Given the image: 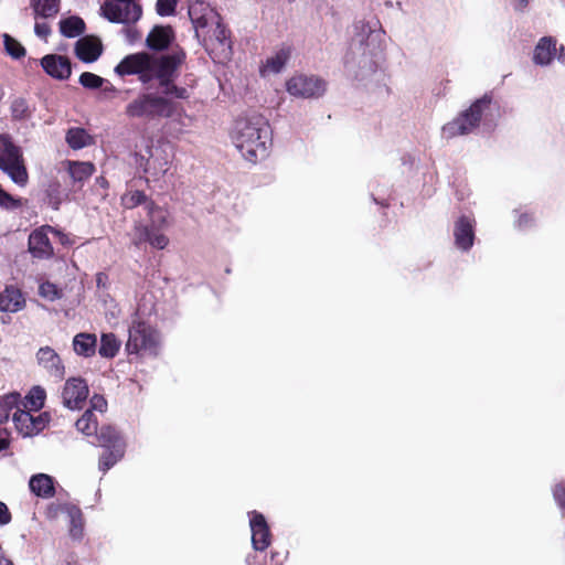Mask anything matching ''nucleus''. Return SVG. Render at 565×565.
<instances>
[{
  "instance_id": "f257e3e1",
  "label": "nucleus",
  "mask_w": 565,
  "mask_h": 565,
  "mask_svg": "<svg viewBox=\"0 0 565 565\" xmlns=\"http://www.w3.org/2000/svg\"><path fill=\"white\" fill-rule=\"evenodd\" d=\"M184 60L185 53L181 50L159 56L139 52L124 57L114 70L118 76L137 75L143 85L157 82L161 92V95L139 94L126 105V116L131 119L151 121L173 114L172 98L188 99L190 97L188 88L174 83L178 70Z\"/></svg>"
},
{
  "instance_id": "f03ea898",
  "label": "nucleus",
  "mask_w": 565,
  "mask_h": 565,
  "mask_svg": "<svg viewBox=\"0 0 565 565\" xmlns=\"http://www.w3.org/2000/svg\"><path fill=\"white\" fill-rule=\"evenodd\" d=\"M382 36L383 31L376 19L360 20L353 24V35L344 58L349 74L362 79L376 71L382 53Z\"/></svg>"
},
{
  "instance_id": "7ed1b4c3",
  "label": "nucleus",
  "mask_w": 565,
  "mask_h": 565,
  "mask_svg": "<svg viewBox=\"0 0 565 565\" xmlns=\"http://www.w3.org/2000/svg\"><path fill=\"white\" fill-rule=\"evenodd\" d=\"M232 139L244 159L256 163L269 156L273 131L264 116L250 114L235 121Z\"/></svg>"
},
{
  "instance_id": "20e7f679",
  "label": "nucleus",
  "mask_w": 565,
  "mask_h": 565,
  "mask_svg": "<svg viewBox=\"0 0 565 565\" xmlns=\"http://www.w3.org/2000/svg\"><path fill=\"white\" fill-rule=\"evenodd\" d=\"M491 104L492 97L488 94L476 99L467 109L441 127V137L449 140L475 132L482 122L488 120Z\"/></svg>"
},
{
  "instance_id": "39448f33",
  "label": "nucleus",
  "mask_w": 565,
  "mask_h": 565,
  "mask_svg": "<svg viewBox=\"0 0 565 565\" xmlns=\"http://www.w3.org/2000/svg\"><path fill=\"white\" fill-rule=\"evenodd\" d=\"M146 211L149 224L135 226L132 243L137 247L142 243H149L154 248L163 249L168 245L169 238L161 231L168 226L169 213L153 202L147 203Z\"/></svg>"
},
{
  "instance_id": "423d86ee",
  "label": "nucleus",
  "mask_w": 565,
  "mask_h": 565,
  "mask_svg": "<svg viewBox=\"0 0 565 565\" xmlns=\"http://www.w3.org/2000/svg\"><path fill=\"white\" fill-rule=\"evenodd\" d=\"M160 350V337L149 323L139 320V309L129 327L126 351L128 354L157 356Z\"/></svg>"
},
{
  "instance_id": "0eeeda50",
  "label": "nucleus",
  "mask_w": 565,
  "mask_h": 565,
  "mask_svg": "<svg viewBox=\"0 0 565 565\" xmlns=\"http://www.w3.org/2000/svg\"><path fill=\"white\" fill-rule=\"evenodd\" d=\"M0 169L20 186L28 183V171L21 148L13 143L9 135H0Z\"/></svg>"
},
{
  "instance_id": "6e6552de",
  "label": "nucleus",
  "mask_w": 565,
  "mask_h": 565,
  "mask_svg": "<svg viewBox=\"0 0 565 565\" xmlns=\"http://www.w3.org/2000/svg\"><path fill=\"white\" fill-rule=\"evenodd\" d=\"M205 30L206 32L203 31L199 40L210 57L217 63L228 61L232 56V41L230 31L222 22V18Z\"/></svg>"
},
{
  "instance_id": "1a4fd4ad",
  "label": "nucleus",
  "mask_w": 565,
  "mask_h": 565,
  "mask_svg": "<svg viewBox=\"0 0 565 565\" xmlns=\"http://www.w3.org/2000/svg\"><path fill=\"white\" fill-rule=\"evenodd\" d=\"M100 12L109 22L129 26L141 19L142 7L136 0H106Z\"/></svg>"
},
{
  "instance_id": "9d476101",
  "label": "nucleus",
  "mask_w": 565,
  "mask_h": 565,
  "mask_svg": "<svg viewBox=\"0 0 565 565\" xmlns=\"http://www.w3.org/2000/svg\"><path fill=\"white\" fill-rule=\"evenodd\" d=\"M171 154L162 146L148 145L143 152L136 153V164L154 180L166 175Z\"/></svg>"
},
{
  "instance_id": "9b49d317",
  "label": "nucleus",
  "mask_w": 565,
  "mask_h": 565,
  "mask_svg": "<svg viewBox=\"0 0 565 565\" xmlns=\"http://www.w3.org/2000/svg\"><path fill=\"white\" fill-rule=\"evenodd\" d=\"M327 88L328 83L313 74H296L286 82V92L301 99H318L326 94Z\"/></svg>"
},
{
  "instance_id": "f8f14e48",
  "label": "nucleus",
  "mask_w": 565,
  "mask_h": 565,
  "mask_svg": "<svg viewBox=\"0 0 565 565\" xmlns=\"http://www.w3.org/2000/svg\"><path fill=\"white\" fill-rule=\"evenodd\" d=\"M35 362L40 370L54 382H61L64 379L65 364L52 347H41L35 353Z\"/></svg>"
},
{
  "instance_id": "ddd939ff",
  "label": "nucleus",
  "mask_w": 565,
  "mask_h": 565,
  "mask_svg": "<svg viewBox=\"0 0 565 565\" xmlns=\"http://www.w3.org/2000/svg\"><path fill=\"white\" fill-rule=\"evenodd\" d=\"M476 218L472 215H460L452 226L455 247L461 253H468L476 241Z\"/></svg>"
},
{
  "instance_id": "4468645a",
  "label": "nucleus",
  "mask_w": 565,
  "mask_h": 565,
  "mask_svg": "<svg viewBox=\"0 0 565 565\" xmlns=\"http://www.w3.org/2000/svg\"><path fill=\"white\" fill-rule=\"evenodd\" d=\"M189 17L195 29V35L198 39L201 38L202 32L205 29L210 25H214V23H216L221 18L217 11L202 0H196L190 4Z\"/></svg>"
},
{
  "instance_id": "2eb2a0df",
  "label": "nucleus",
  "mask_w": 565,
  "mask_h": 565,
  "mask_svg": "<svg viewBox=\"0 0 565 565\" xmlns=\"http://www.w3.org/2000/svg\"><path fill=\"white\" fill-rule=\"evenodd\" d=\"M53 226L43 225L31 232L29 235V252L34 258L49 259L54 255V249L50 239Z\"/></svg>"
},
{
  "instance_id": "dca6fc26",
  "label": "nucleus",
  "mask_w": 565,
  "mask_h": 565,
  "mask_svg": "<svg viewBox=\"0 0 565 565\" xmlns=\"http://www.w3.org/2000/svg\"><path fill=\"white\" fill-rule=\"evenodd\" d=\"M88 396V386L86 382L79 377H72L65 382L62 399L68 409H81L86 403Z\"/></svg>"
},
{
  "instance_id": "f3484780",
  "label": "nucleus",
  "mask_w": 565,
  "mask_h": 565,
  "mask_svg": "<svg viewBox=\"0 0 565 565\" xmlns=\"http://www.w3.org/2000/svg\"><path fill=\"white\" fill-rule=\"evenodd\" d=\"M252 532V545L255 551L263 552L271 543V533L265 516L258 511L248 512Z\"/></svg>"
},
{
  "instance_id": "a211bd4d",
  "label": "nucleus",
  "mask_w": 565,
  "mask_h": 565,
  "mask_svg": "<svg viewBox=\"0 0 565 565\" xmlns=\"http://www.w3.org/2000/svg\"><path fill=\"white\" fill-rule=\"evenodd\" d=\"M103 53L102 41L93 35H86L78 39L75 43V55L84 63H93L99 58Z\"/></svg>"
},
{
  "instance_id": "6ab92c4d",
  "label": "nucleus",
  "mask_w": 565,
  "mask_h": 565,
  "mask_svg": "<svg viewBox=\"0 0 565 565\" xmlns=\"http://www.w3.org/2000/svg\"><path fill=\"white\" fill-rule=\"evenodd\" d=\"M41 65L50 76L60 81L67 79L72 73L71 62L68 57L63 55H45L41 60Z\"/></svg>"
},
{
  "instance_id": "aec40b11",
  "label": "nucleus",
  "mask_w": 565,
  "mask_h": 565,
  "mask_svg": "<svg viewBox=\"0 0 565 565\" xmlns=\"http://www.w3.org/2000/svg\"><path fill=\"white\" fill-rule=\"evenodd\" d=\"M557 52V41L554 38H541L534 47L533 62L539 66H548L556 57Z\"/></svg>"
},
{
  "instance_id": "412c9836",
  "label": "nucleus",
  "mask_w": 565,
  "mask_h": 565,
  "mask_svg": "<svg viewBox=\"0 0 565 565\" xmlns=\"http://www.w3.org/2000/svg\"><path fill=\"white\" fill-rule=\"evenodd\" d=\"M174 39L173 29L170 25H156L148 34L146 44L150 50L163 51L168 49Z\"/></svg>"
},
{
  "instance_id": "4be33fe9",
  "label": "nucleus",
  "mask_w": 565,
  "mask_h": 565,
  "mask_svg": "<svg viewBox=\"0 0 565 565\" xmlns=\"http://www.w3.org/2000/svg\"><path fill=\"white\" fill-rule=\"evenodd\" d=\"M291 56V47L290 46H281L279 50L275 52L274 55L269 56L266 62L260 67V74L265 76L266 74H279Z\"/></svg>"
},
{
  "instance_id": "5701e85b",
  "label": "nucleus",
  "mask_w": 565,
  "mask_h": 565,
  "mask_svg": "<svg viewBox=\"0 0 565 565\" xmlns=\"http://www.w3.org/2000/svg\"><path fill=\"white\" fill-rule=\"evenodd\" d=\"M172 105L174 106L173 114L164 115L163 118L169 119L168 125L175 135L184 134L192 125V117L185 113L180 103L172 100Z\"/></svg>"
},
{
  "instance_id": "b1692460",
  "label": "nucleus",
  "mask_w": 565,
  "mask_h": 565,
  "mask_svg": "<svg viewBox=\"0 0 565 565\" xmlns=\"http://www.w3.org/2000/svg\"><path fill=\"white\" fill-rule=\"evenodd\" d=\"M29 488L32 493L43 499H50L55 494L54 479L45 473H38L30 478Z\"/></svg>"
},
{
  "instance_id": "393cba45",
  "label": "nucleus",
  "mask_w": 565,
  "mask_h": 565,
  "mask_svg": "<svg viewBox=\"0 0 565 565\" xmlns=\"http://www.w3.org/2000/svg\"><path fill=\"white\" fill-rule=\"evenodd\" d=\"M95 436L98 446L103 448H117V445L126 447V441L121 434L110 425L102 426Z\"/></svg>"
},
{
  "instance_id": "a878e982",
  "label": "nucleus",
  "mask_w": 565,
  "mask_h": 565,
  "mask_svg": "<svg viewBox=\"0 0 565 565\" xmlns=\"http://www.w3.org/2000/svg\"><path fill=\"white\" fill-rule=\"evenodd\" d=\"M72 345L77 355L90 358L96 352L97 339L93 333H78L74 337Z\"/></svg>"
},
{
  "instance_id": "bb28decb",
  "label": "nucleus",
  "mask_w": 565,
  "mask_h": 565,
  "mask_svg": "<svg viewBox=\"0 0 565 565\" xmlns=\"http://www.w3.org/2000/svg\"><path fill=\"white\" fill-rule=\"evenodd\" d=\"M61 511L66 513L70 519V535L73 539H81L84 529L82 510L74 504H63Z\"/></svg>"
},
{
  "instance_id": "cd10ccee",
  "label": "nucleus",
  "mask_w": 565,
  "mask_h": 565,
  "mask_svg": "<svg viewBox=\"0 0 565 565\" xmlns=\"http://www.w3.org/2000/svg\"><path fill=\"white\" fill-rule=\"evenodd\" d=\"M24 305V298L22 294L14 288H6L0 294V311L4 312H17Z\"/></svg>"
},
{
  "instance_id": "c85d7f7f",
  "label": "nucleus",
  "mask_w": 565,
  "mask_h": 565,
  "mask_svg": "<svg viewBox=\"0 0 565 565\" xmlns=\"http://www.w3.org/2000/svg\"><path fill=\"white\" fill-rule=\"evenodd\" d=\"M13 423L17 429L25 437L36 435V428L32 424V415L19 407V405L14 408L12 414Z\"/></svg>"
},
{
  "instance_id": "c756f323",
  "label": "nucleus",
  "mask_w": 565,
  "mask_h": 565,
  "mask_svg": "<svg viewBox=\"0 0 565 565\" xmlns=\"http://www.w3.org/2000/svg\"><path fill=\"white\" fill-rule=\"evenodd\" d=\"M58 25L61 34L68 39L79 36L85 31V22L82 18L77 15H72L66 19H62Z\"/></svg>"
},
{
  "instance_id": "7c9ffc66",
  "label": "nucleus",
  "mask_w": 565,
  "mask_h": 565,
  "mask_svg": "<svg viewBox=\"0 0 565 565\" xmlns=\"http://www.w3.org/2000/svg\"><path fill=\"white\" fill-rule=\"evenodd\" d=\"M126 447L117 448H104L102 456L99 457L98 468L103 473H106L113 468L125 455Z\"/></svg>"
},
{
  "instance_id": "2f4dec72",
  "label": "nucleus",
  "mask_w": 565,
  "mask_h": 565,
  "mask_svg": "<svg viewBox=\"0 0 565 565\" xmlns=\"http://www.w3.org/2000/svg\"><path fill=\"white\" fill-rule=\"evenodd\" d=\"M121 347V341L114 333H103L98 353L106 359H113L117 355Z\"/></svg>"
},
{
  "instance_id": "473e14b6",
  "label": "nucleus",
  "mask_w": 565,
  "mask_h": 565,
  "mask_svg": "<svg viewBox=\"0 0 565 565\" xmlns=\"http://www.w3.org/2000/svg\"><path fill=\"white\" fill-rule=\"evenodd\" d=\"M90 135L83 128H71L66 132V142L72 149H82L92 143Z\"/></svg>"
},
{
  "instance_id": "72a5a7b5",
  "label": "nucleus",
  "mask_w": 565,
  "mask_h": 565,
  "mask_svg": "<svg viewBox=\"0 0 565 565\" xmlns=\"http://www.w3.org/2000/svg\"><path fill=\"white\" fill-rule=\"evenodd\" d=\"M36 17L52 18L60 10V0H31Z\"/></svg>"
},
{
  "instance_id": "f704fd0d",
  "label": "nucleus",
  "mask_w": 565,
  "mask_h": 565,
  "mask_svg": "<svg viewBox=\"0 0 565 565\" xmlns=\"http://www.w3.org/2000/svg\"><path fill=\"white\" fill-rule=\"evenodd\" d=\"M95 167L90 162L73 161L68 163V173L75 182L87 180L94 172Z\"/></svg>"
},
{
  "instance_id": "c9c22d12",
  "label": "nucleus",
  "mask_w": 565,
  "mask_h": 565,
  "mask_svg": "<svg viewBox=\"0 0 565 565\" xmlns=\"http://www.w3.org/2000/svg\"><path fill=\"white\" fill-rule=\"evenodd\" d=\"M78 431L86 436H93L97 434L98 423L97 418L92 409H86L85 413L75 423Z\"/></svg>"
},
{
  "instance_id": "e433bc0d",
  "label": "nucleus",
  "mask_w": 565,
  "mask_h": 565,
  "mask_svg": "<svg viewBox=\"0 0 565 565\" xmlns=\"http://www.w3.org/2000/svg\"><path fill=\"white\" fill-rule=\"evenodd\" d=\"M21 395L19 393H10L0 398V424L8 420L11 412L20 405Z\"/></svg>"
},
{
  "instance_id": "4c0bfd02",
  "label": "nucleus",
  "mask_w": 565,
  "mask_h": 565,
  "mask_svg": "<svg viewBox=\"0 0 565 565\" xmlns=\"http://www.w3.org/2000/svg\"><path fill=\"white\" fill-rule=\"evenodd\" d=\"M45 397L46 393L43 387L33 386L25 396L23 405L24 407H30V409L38 412L43 407Z\"/></svg>"
},
{
  "instance_id": "58836bf2",
  "label": "nucleus",
  "mask_w": 565,
  "mask_h": 565,
  "mask_svg": "<svg viewBox=\"0 0 565 565\" xmlns=\"http://www.w3.org/2000/svg\"><path fill=\"white\" fill-rule=\"evenodd\" d=\"M13 120H26L31 118L33 109L24 98H15L10 106Z\"/></svg>"
},
{
  "instance_id": "ea45409f",
  "label": "nucleus",
  "mask_w": 565,
  "mask_h": 565,
  "mask_svg": "<svg viewBox=\"0 0 565 565\" xmlns=\"http://www.w3.org/2000/svg\"><path fill=\"white\" fill-rule=\"evenodd\" d=\"M121 200L126 209H134L141 204L146 206L148 202H151L142 191L138 190L126 193Z\"/></svg>"
},
{
  "instance_id": "a19ab883",
  "label": "nucleus",
  "mask_w": 565,
  "mask_h": 565,
  "mask_svg": "<svg viewBox=\"0 0 565 565\" xmlns=\"http://www.w3.org/2000/svg\"><path fill=\"white\" fill-rule=\"evenodd\" d=\"M3 44L6 52L13 58H20L25 55V49L12 36L4 34Z\"/></svg>"
},
{
  "instance_id": "79ce46f5",
  "label": "nucleus",
  "mask_w": 565,
  "mask_h": 565,
  "mask_svg": "<svg viewBox=\"0 0 565 565\" xmlns=\"http://www.w3.org/2000/svg\"><path fill=\"white\" fill-rule=\"evenodd\" d=\"M105 79L94 73L84 72L79 76V84L88 89H97L103 86Z\"/></svg>"
},
{
  "instance_id": "37998d69",
  "label": "nucleus",
  "mask_w": 565,
  "mask_h": 565,
  "mask_svg": "<svg viewBox=\"0 0 565 565\" xmlns=\"http://www.w3.org/2000/svg\"><path fill=\"white\" fill-rule=\"evenodd\" d=\"M515 221L514 226L519 230H527L534 225V216L527 211L521 209L514 210Z\"/></svg>"
},
{
  "instance_id": "c03bdc74",
  "label": "nucleus",
  "mask_w": 565,
  "mask_h": 565,
  "mask_svg": "<svg viewBox=\"0 0 565 565\" xmlns=\"http://www.w3.org/2000/svg\"><path fill=\"white\" fill-rule=\"evenodd\" d=\"M178 0H157L156 12L160 17H171L175 13Z\"/></svg>"
},
{
  "instance_id": "a18cd8bd",
  "label": "nucleus",
  "mask_w": 565,
  "mask_h": 565,
  "mask_svg": "<svg viewBox=\"0 0 565 565\" xmlns=\"http://www.w3.org/2000/svg\"><path fill=\"white\" fill-rule=\"evenodd\" d=\"M22 205L20 199L13 198L11 194L0 188V207L6 210H17Z\"/></svg>"
},
{
  "instance_id": "49530a36",
  "label": "nucleus",
  "mask_w": 565,
  "mask_h": 565,
  "mask_svg": "<svg viewBox=\"0 0 565 565\" xmlns=\"http://www.w3.org/2000/svg\"><path fill=\"white\" fill-rule=\"evenodd\" d=\"M553 499L563 514H565V483H556L553 488Z\"/></svg>"
},
{
  "instance_id": "de8ad7c7",
  "label": "nucleus",
  "mask_w": 565,
  "mask_h": 565,
  "mask_svg": "<svg viewBox=\"0 0 565 565\" xmlns=\"http://www.w3.org/2000/svg\"><path fill=\"white\" fill-rule=\"evenodd\" d=\"M40 295L49 300H55L60 297L58 290L54 284L43 282L39 288Z\"/></svg>"
},
{
  "instance_id": "09e8293b",
  "label": "nucleus",
  "mask_w": 565,
  "mask_h": 565,
  "mask_svg": "<svg viewBox=\"0 0 565 565\" xmlns=\"http://www.w3.org/2000/svg\"><path fill=\"white\" fill-rule=\"evenodd\" d=\"M106 408H107V402L104 398V396L95 394L90 398V408L89 409H92L93 412L98 411L100 413H104L106 411Z\"/></svg>"
},
{
  "instance_id": "8fccbe9b",
  "label": "nucleus",
  "mask_w": 565,
  "mask_h": 565,
  "mask_svg": "<svg viewBox=\"0 0 565 565\" xmlns=\"http://www.w3.org/2000/svg\"><path fill=\"white\" fill-rule=\"evenodd\" d=\"M34 33L43 39V40H46V38L50 35L51 33V28L47 23L45 22H36L35 25H34Z\"/></svg>"
},
{
  "instance_id": "3c124183",
  "label": "nucleus",
  "mask_w": 565,
  "mask_h": 565,
  "mask_svg": "<svg viewBox=\"0 0 565 565\" xmlns=\"http://www.w3.org/2000/svg\"><path fill=\"white\" fill-rule=\"evenodd\" d=\"M11 521V513L6 503L0 501V525H7Z\"/></svg>"
},
{
  "instance_id": "603ef678",
  "label": "nucleus",
  "mask_w": 565,
  "mask_h": 565,
  "mask_svg": "<svg viewBox=\"0 0 565 565\" xmlns=\"http://www.w3.org/2000/svg\"><path fill=\"white\" fill-rule=\"evenodd\" d=\"M51 235L56 237L58 242L64 246H70L73 244V241L68 237V235L61 232L60 230L53 227V231H51Z\"/></svg>"
},
{
  "instance_id": "864d4df0",
  "label": "nucleus",
  "mask_w": 565,
  "mask_h": 565,
  "mask_svg": "<svg viewBox=\"0 0 565 565\" xmlns=\"http://www.w3.org/2000/svg\"><path fill=\"white\" fill-rule=\"evenodd\" d=\"M32 424L34 425V428H36V434H39L45 427V423L41 416L34 417L32 415Z\"/></svg>"
},
{
  "instance_id": "5fc2aeb1",
  "label": "nucleus",
  "mask_w": 565,
  "mask_h": 565,
  "mask_svg": "<svg viewBox=\"0 0 565 565\" xmlns=\"http://www.w3.org/2000/svg\"><path fill=\"white\" fill-rule=\"evenodd\" d=\"M245 565H263V563L256 554H248L245 558Z\"/></svg>"
},
{
  "instance_id": "6e6d98bb",
  "label": "nucleus",
  "mask_w": 565,
  "mask_h": 565,
  "mask_svg": "<svg viewBox=\"0 0 565 565\" xmlns=\"http://www.w3.org/2000/svg\"><path fill=\"white\" fill-rule=\"evenodd\" d=\"M529 0H514V9L518 11H523L527 6Z\"/></svg>"
},
{
  "instance_id": "4d7b16f0",
  "label": "nucleus",
  "mask_w": 565,
  "mask_h": 565,
  "mask_svg": "<svg viewBox=\"0 0 565 565\" xmlns=\"http://www.w3.org/2000/svg\"><path fill=\"white\" fill-rule=\"evenodd\" d=\"M107 276L103 273L97 274L96 282L98 287H105Z\"/></svg>"
},
{
  "instance_id": "13d9d810",
  "label": "nucleus",
  "mask_w": 565,
  "mask_h": 565,
  "mask_svg": "<svg viewBox=\"0 0 565 565\" xmlns=\"http://www.w3.org/2000/svg\"><path fill=\"white\" fill-rule=\"evenodd\" d=\"M559 51H561V52H559V54H558V55H556V56H557V58H558V62H559L561 64L565 65V53H564V47H563V45L559 47Z\"/></svg>"
},
{
  "instance_id": "bf43d9fd",
  "label": "nucleus",
  "mask_w": 565,
  "mask_h": 565,
  "mask_svg": "<svg viewBox=\"0 0 565 565\" xmlns=\"http://www.w3.org/2000/svg\"><path fill=\"white\" fill-rule=\"evenodd\" d=\"M125 33L127 34V36L129 38V41L132 42L135 36L137 35V32L135 30H131V29H127L125 31Z\"/></svg>"
},
{
  "instance_id": "052dcab7",
  "label": "nucleus",
  "mask_w": 565,
  "mask_h": 565,
  "mask_svg": "<svg viewBox=\"0 0 565 565\" xmlns=\"http://www.w3.org/2000/svg\"><path fill=\"white\" fill-rule=\"evenodd\" d=\"M0 565H13L12 562L8 558H6L2 553L0 552Z\"/></svg>"
},
{
  "instance_id": "680f3d73",
  "label": "nucleus",
  "mask_w": 565,
  "mask_h": 565,
  "mask_svg": "<svg viewBox=\"0 0 565 565\" xmlns=\"http://www.w3.org/2000/svg\"><path fill=\"white\" fill-rule=\"evenodd\" d=\"M8 447V441L3 438H0V451L4 450Z\"/></svg>"
},
{
  "instance_id": "e2e57ef3",
  "label": "nucleus",
  "mask_w": 565,
  "mask_h": 565,
  "mask_svg": "<svg viewBox=\"0 0 565 565\" xmlns=\"http://www.w3.org/2000/svg\"><path fill=\"white\" fill-rule=\"evenodd\" d=\"M373 201L376 203V204H381V205H385V203L383 201H379L376 198L373 196Z\"/></svg>"
}]
</instances>
